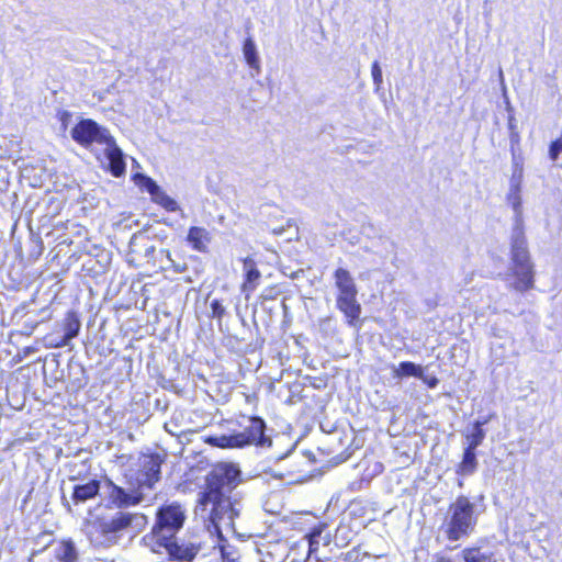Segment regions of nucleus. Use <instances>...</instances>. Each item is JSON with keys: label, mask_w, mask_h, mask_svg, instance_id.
<instances>
[{"label": "nucleus", "mask_w": 562, "mask_h": 562, "mask_svg": "<svg viewBox=\"0 0 562 562\" xmlns=\"http://www.w3.org/2000/svg\"><path fill=\"white\" fill-rule=\"evenodd\" d=\"M241 482V470L233 462H217L206 476L207 487L201 494L196 513L207 521V529L211 533L222 537L223 528L231 530L238 537L235 528V518L239 517L244 506L236 495L226 496Z\"/></svg>", "instance_id": "f257e3e1"}, {"label": "nucleus", "mask_w": 562, "mask_h": 562, "mask_svg": "<svg viewBox=\"0 0 562 562\" xmlns=\"http://www.w3.org/2000/svg\"><path fill=\"white\" fill-rule=\"evenodd\" d=\"M186 519V509L180 503L171 502L159 506L150 532L142 539L143 543L155 553H166L171 561L192 562L200 546L180 541L177 537Z\"/></svg>", "instance_id": "f03ea898"}, {"label": "nucleus", "mask_w": 562, "mask_h": 562, "mask_svg": "<svg viewBox=\"0 0 562 562\" xmlns=\"http://www.w3.org/2000/svg\"><path fill=\"white\" fill-rule=\"evenodd\" d=\"M506 201L513 209L510 233V262L505 273L509 289L524 293L535 288V265L528 249L525 234L521 189L509 188Z\"/></svg>", "instance_id": "7ed1b4c3"}, {"label": "nucleus", "mask_w": 562, "mask_h": 562, "mask_svg": "<svg viewBox=\"0 0 562 562\" xmlns=\"http://www.w3.org/2000/svg\"><path fill=\"white\" fill-rule=\"evenodd\" d=\"M70 136L77 144L90 149L112 176L119 178L125 175V155L108 128L91 119H81L70 130Z\"/></svg>", "instance_id": "20e7f679"}, {"label": "nucleus", "mask_w": 562, "mask_h": 562, "mask_svg": "<svg viewBox=\"0 0 562 562\" xmlns=\"http://www.w3.org/2000/svg\"><path fill=\"white\" fill-rule=\"evenodd\" d=\"M148 524L146 515L124 510L95 518L88 527V537L95 547L116 544L125 532H140Z\"/></svg>", "instance_id": "39448f33"}, {"label": "nucleus", "mask_w": 562, "mask_h": 562, "mask_svg": "<svg viewBox=\"0 0 562 562\" xmlns=\"http://www.w3.org/2000/svg\"><path fill=\"white\" fill-rule=\"evenodd\" d=\"M475 504L469 497L460 495L448 507L442 529L450 541L470 536L477 522Z\"/></svg>", "instance_id": "423d86ee"}, {"label": "nucleus", "mask_w": 562, "mask_h": 562, "mask_svg": "<svg viewBox=\"0 0 562 562\" xmlns=\"http://www.w3.org/2000/svg\"><path fill=\"white\" fill-rule=\"evenodd\" d=\"M334 278L338 289L337 307L348 318V323L353 325V322L361 314V305L357 301L358 290L355 280L345 268L336 269Z\"/></svg>", "instance_id": "0eeeda50"}, {"label": "nucleus", "mask_w": 562, "mask_h": 562, "mask_svg": "<svg viewBox=\"0 0 562 562\" xmlns=\"http://www.w3.org/2000/svg\"><path fill=\"white\" fill-rule=\"evenodd\" d=\"M274 430L267 428L260 417H248V450L249 454H266L272 447V435Z\"/></svg>", "instance_id": "6e6552de"}, {"label": "nucleus", "mask_w": 562, "mask_h": 562, "mask_svg": "<svg viewBox=\"0 0 562 562\" xmlns=\"http://www.w3.org/2000/svg\"><path fill=\"white\" fill-rule=\"evenodd\" d=\"M164 462L165 456L158 452L142 453L136 462L138 484L151 488L160 480Z\"/></svg>", "instance_id": "1a4fd4ad"}, {"label": "nucleus", "mask_w": 562, "mask_h": 562, "mask_svg": "<svg viewBox=\"0 0 562 562\" xmlns=\"http://www.w3.org/2000/svg\"><path fill=\"white\" fill-rule=\"evenodd\" d=\"M105 487L108 499L116 508H126L138 505L144 501V495L135 488H124L115 484L109 477H105Z\"/></svg>", "instance_id": "9d476101"}, {"label": "nucleus", "mask_w": 562, "mask_h": 562, "mask_svg": "<svg viewBox=\"0 0 562 562\" xmlns=\"http://www.w3.org/2000/svg\"><path fill=\"white\" fill-rule=\"evenodd\" d=\"M142 186L150 194L151 200L168 212H176L179 209L177 201L169 196L150 177L143 176Z\"/></svg>", "instance_id": "9b49d317"}, {"label": "nucleus", "mask_w": 562, "mask_h": 562, "mask_svg": "<svg viewBox=\"0 0 562 562\" xmlns=\"http://www.w3.org/2000/svg\"><path fill=\"white\" fill-rule=\"evenodd\" d=\"M81 328V322L79 316L74 311H68L64 321H63V336L58 337V339H50V346L54 347H65L70 344V341L78 336Z\"/></svg>", "instance_id": "f8f14e48"}, {"label": "nucleus", "mask_w": 562, "mask_h": 562, "mask_svg": "<svg viewBox=\"0 0 562 562\" xmlns=\"http://www.w3.org/2000/svg\"><path fill=\"white\" fill-rule=\"evenodd\" d=\"M205 442L221 449H235L246 447V430L232 431L223 435L209 436Z\"/></svg>", "instance_id": "ddd939ff"}, {"label": "nucleus", "mask_w": 562, "mask_h": 562, "mask_svg": "<svg viewBox=\"0 0 562 562\" xmlns=\"http://www.w3.org/2000/svg\"><path fill=\"white\" fill-rule=\"evenodd\" d=\"M279 211L270 205L265 206L261 210V216H266L267 221L263 222V224L267 226V229H269L272 234L281 236L284 233H290V235L286 237L288 240H291L293 236L297 235V228L293 227L290 223V220H286V225H276L274 220L277 218V214Z\"/></svg>", "instance_id": "4468645a"}, {"label": "nucleus", "mask_w": 562, "mask_h": 562, "mask_svg": "<svg viewBox=\"0 0 562 562\" xmlns=\"http://www.w3.org/2000/svg\"><path fill=\"white\" fill-rule=\"evenodd\" d=\"M101 490V481L92 479L83 484H76L72 487L71 501L75 505L85 504L90 499H94Z\"/></svg>", "instance_id": "2eb2a0df"}, {"label": "nucleus", "mask_w": 562, "mask_h": 562, "mask_svg": "<svg viewBox=\"0 0 562 562\" xmlns=\"http://www.w3.org/2000/svg\"><path fill=\"white\" fill-rule=\"evenodd\" d=\"M55 558L58 562H78V550L71 539L63 540L55 549Z\"/></svg>", "instance_id": "dca6fc26"}, {"label": "nucleus", "mask_w": 562, "mask_h": 562, "mask_svg": "<svg viewBox=\"0 0 562 562\" xmlns=\"http://www.w3.org/2000/svg\"><path fill=\"white\" fill-rule=\"evenodd\" d=\"M477 468V460L475 450L464 449L463 459L459 464L457 473L462 476L472 475Z\"/></svg>", "instance_id": "f3484780"}, {"label": "nucleus", "mask_w": 562, "mask_h": 562, "mask_svg": "<svg viewBox=\"0 0 562 562\" xmlns=\"http://www.w3.org/2000/svg\"><path fill=\"white\" fill-rule=\"evenodd\" d=\"M393 376L394 378H403V376H423V368L414 362L403 361L398 364V367L393 368Z\"/></svg>", "instance_id": "a211bd4d"}, {"label": "nucleus", "mask_w": 562, "mask_h": 562, "mask_svg": "<svg viewBox=\"0 0 562 562\" xmlns=\"http://www.w3.org/2000/svg\"><path fill=\"white\" fill-rule=\"evenodd\" d=\"M188 241L196 250L205 249L204 240L206 239V231L201 227L192 226L188 232Z\"/></svg>", "instance_id": "6ab92c4d"}, {"label": "nucleus", "mask_w": 562, "mask_h": 562, "mask_svg": "<svg viewBox=\"0 0 562 562\" xmlns=\"http://www.w3.org/2000/svg\"><path fill=\"white\" fill-rule=\"evenodd\" d=\"M524 180V166L519 157L513 156V173L509 179V188L521 189Z\"/></svg>", "instance_id": "aec40b11"}, {"label": "nucleus", "mask_w": 562, "mask_h": 562, "mask_svg": "<svg viewBox=\"0 0 562 562\" xmlns=\"http://www.w3.org/2000/svg\"><path fill=\"white\" fill-rule=\"evenodd\" d=\"M326 528L327 526L325 524H321L311 530V532L308 533L310 551L316 550L322 539L324 540V544H327L329 542L328 536L324 538L322 537Z\"/></svg>", "instance_id": "412c9836"}, {"label": "nucleus", "mask_w": 562, "mask_h": 562, "mask_svg": "<svg viewBox=\"0 0 562 562\" xmlns=\"http://www.w3.org/2000/svg\"><path fill=\"white\" fill-rule=\"evenodd\" d=\"M485 438V430L483 428L473 427L470 432L467 434V448L469 450H476V448L483 442Z\"/></svg>", "instance_id": "4be33fe9"}, {"label": "nucleus", "mask_w": 562, "mask_h": 562, "mask_svg": "<svg viewBox=\"0 0 562 562\" xmlns=\"http://www.w3.org/2000/svg\"><path fill=\"white\" fill-rule=\"evenodd\" d=\"M248 70L251 71V76L258 75L260 72V61L256 52V46L251 40L248 38Z\"/></svg>", "instance_id": "5701e85b"}, {"label": "nucleus", "mask_w": 562, "mask_h": 562, "mask_svg": "<svg viewBox=\"0 0 562 562\" xmlns=\"http://www.w3.org/2000/svg\"><path fill=\"white\" fill-rule=\"evenodd\" d=\"M464 562H492V555L480 551L477 548L463 550Z\"/></svg>", "instance_id": "b1692460"}, {"label": "nucleus", "mask_w": 562, "mask_h": 562, "mask_svg": "<svg viewBox=\"0 0 562 562\" xmlns=\"http://www.w3.org/2000/svg\"><path fill=\"white\" fill-rule=\"evenodd\" d=\"M371 75H372L373 83L375 86V90L379 91L382 86L383 78H382V69L378 61H374L372 64Z\"/></svg>", "instance_id": "393cba45"}, {"label": "nucleus", "mask_w": 562, "mask_h": 562, "mask_svg": "<svg viewBox=\"0 0 562 562\" xmlns=\"http://www.w3.org/2000/svg\"><path fill=\"white\" fill-rule=\"evenodd\" d=\"M210 308H211L210 316L213 318L220 319L225 313V308H224L223 304L221 303V301H218L216 299L211 301Z\"/></svg>", "instance_id": "a878e982"}, {"label": "nucleus", "mask_w": 562, "mask_h": 562, "mask_svg": "<svg viewBox=\"0 0 562 562\" xmlns=\"http://www.w3.org/2000/svg\"><path fill=\"white\" fill-rule=\"evenodd\" d=\"M259 278L260 271L256 267H254L252 260L248 258V291Z\"/></svg>", "instance_id": "bb28decb"}, {"label": "nucleus", "mask_w": 562, "mask_h": 562, "mask_svg": "<svg viewBox=\"0 0 562 562\" xmlns=\"http://www.w3.org/2000/svg\"><path fill=\"white\" fill-rule=\"evenodd\" d=\"M145 239H147V237H145L143 233L138 232L134 234L130 240L131 251L136 252L139 243L144 241Z\"/></svg>", "instance_id": "cd10ccee"}, {"label": "nucleus", "mask_w": 562, "mask_h": 562, "mask_svg": "<svg viewBox=\"0 0 562 562\" xmlns=\"http://www.w3.org/2000/svg\"><path fill=\"white\" fill-rule=\"evenodd\" d=\"M418 379H420L425 384H427L429 389L437 387L439 383V380L436 376L425 375L424 373L423 376H419Z\"/></svg>", "instance_id": "c85d7f7f"}, {"label": "nucleus", "mask_w": 562, "mask_h": 562, "mask_svg": "<svg viewBox=\"0 0 562 562\" xmlns=\"http://www.w3.org/2000/svg\"><path fill=\"white\" fill-rule=\"evenodd\" d=\"M144 257L149 261L155 257L156 248L154 245H144Z\"/></svg>", "instance_id": "c756f323"}, {"label": "nucleus", "mask_w": 562, "mask_h": 562, "mask_svg": "<svg viewBox=\"0 0 562 562\" xmlns=\"http://www.w3.org/2000/svg\"><path fill=\"white\" fill-rule=\"evenodd\" d=\"M38 324L40 322L37 319H32L29 317L24 323L25 327L27 328V334H31Z\"/></svg>", "instance_id": "7c9ffc66"}, {"label": "nucleus", "mask_w": 562, "mask_h": 562, "mask_svg": "<svg viewBox=\"0 0 562 562\" xmlns=\"http://www.w3.org/2000/svg\"><path fill=\"white\" fill-rule=\"evenodd\" d=\"M223 562H238L237 558L232 552H228L224 547L222 548Z\"/></svg>", "instance_id": "2f4dec72"}, {"label": "nucleus", "mask_w": 562, "mask_h": 562, "mask_svg": "<svg viewBox=\"0 0 562 562\" xmlns=\"http://www.w3.org/2000/svg\"><path fill=\"white\" fill-rule=\"evenodd\" d=\"M68 368H70V369H75V368H76V369H78V372H79L80 374H82V375L85 374V368H83V366H82L81 363H79V362L75 361L74 359H71V360L69 361V363H68Z\"/></svg>", "instance_id": "473e14b6"}, {"label": "nucleus", "mask_w": 562, "mask_h": 562, "mask_svg": "<svg viewBox=\"0 0 562 562\" xmlns=\"http://www.w3.org/2000/svg\"><path fill=\"white\" fill-rule=\"evenodd\" d=\"M40 315H41V319L38 321L40 323L44 322V321H47V319H49L52 317V313H50L48 307L42 308L40 311Z\"/></svg>", "instance_id": "72a5a7b5"}, {"label": "nucleus", "mask_w": 562, "mask_h": 562, "mask_svg": "<svg viewBox=\"0 0 562 562\" xmlns=\"http://www.w3.org/2000/svg\"><path fill=\"white\" fill-rule=\"evenodd\" d=\"M243 261V282L240 283V291L246 292V259H241Z\"/></svg>", "instance_id": "f704fd0d"}, {"label": "nucleus", "mask_w": 562, "mask_h": 562, "mask_svg": "<svg viewBox=\"0 0 562 562\" xmlns=\"http://www.w3.org/2000/svg\"><path fill=\"white\" fill-rule=\"evenodd\" d=\"M487 422H488V419H487V418L477 419V420L474 423L473 427L483 428V426H484L485 424H487Z\"/></svg>", "instance_id": "c9c22d12"}, {"label": "nucleus", "mask_w": 562, "mask_h": 562, "mask_svg": "<svg viewBox=\"0 0 562 562\" xmlns=\"http://www.w3.org/2000/svg\"><path fill=\"white\" fill-rule=\"evenodd\" d=\"M61 501H63V504H64V506L66 507L67 512H68V513H71V512H72V509H71L70 503H69V501L66 498V496H65V495H63Z\"/></svg>", "instance_id": "e433bc0d"}, {"label": "nucleus", "mask_w": 562, "mask_h": 562, "mask_svg": "<svg viewBox=\"0 0 562 562\" xmlns=\"http://www.w3.org/2000/svg\"><path fill=\"white\" fill-rule=\"evenodd\" d=\"M159 254H160V256H165L169 261H172V259H171V257H170V252H169V250L160 249V250H159Z\"/></svg>", "instance_id": "4c0bfd02"}, {"label": "nucleus", "mask_w": 562, "mask_h": 562, "mask_svg": "<svg viewBox=\"0 0 562 562\" xmlns=\"http://www.w3.org/2000/svg\"><path fill=\"white\" fill-rule=\"evenodd\" d=\"M76 383H77V386H78V387H81V386H83V385L87 383V381H86V379H79V378H77V379H76Z\"/></svg>", "instance_id": "58836bf2"}, {"label": "nucleus", "mask_w": 562, "mask_h": 562, "mask_svg": "<svg viewBox=\"0 0 562 562\" xmlns=\"http://www.w3.org/2000/svg\"><path fill=\"white\" fill-rule=\"evenodd\" d=\"M50 366H54V368H58V366H59L58 360H57L56 358H53V359L50 360V362H49V367H50Z\"/></svg>", "instance_id": "ea45409f"}, {"label": "nucleus", "mask_w": 562, "mask_h": 562, "mask_svg": "<svg viewBox=\"0 0 562 562\" xmlns=\"http://www.w3.org/2000/svg\"><path fill=\"white\" fill-rule=\"evenodd\" d=\"M436 562H452V561L448 558L439 557V558H437Z\"/></svg>", "instance_id": "a19ab883"}, {"label": "nucleus", "mask_w": 562, "mask_h": 562, "mask_svg": "<svg viewBox=\"0 0 562 562\" xmlns=\"http://www.w3.org/2000/svg\"><path fill=\"white\" fill-rule=\"evenodd\" d=\"M241 52L243 55L246 57V38L241 42Z\"/></svg>", "instance_id": "79ce46f5"}, {"label": "nucleus", "mask_w": 562, "mask_h": 562, "mask_svg": "<svg viewBox=\"0 0 562 562\" xmlns=\"http://www.w3.org/2000/svg\"><path fill=\"white\" fill-rule=\"evenodd\" d=\"M257 85H258V86H259V88H260V93L266 94V90H265V88H263V85H262L260 81H257Z\"/></svg>", "instance_id": "37998d69"}, {"label": "nucleus", "mask_w": 562, "mask_h": 562, "mask_svg": "<svg viewBox=\"0 0 562 562\" xmlns=\"http://www.w3.org/2000/svg\"><path fill=\"white\" fill-rule=\"evenodd\" d=\"M236 308H237V314H238V315H239V317H240V322H241V324H243V325H245V324H246V321H245V318L240 315V313H239V307L237 306Z\"/></svg>", "instance_id": "c03bdc74"}, {"label": "nucleus", "mask_w": 562, "mask_h": 562, "mask_svg": "<svg viewBox=\"0 0 562 562\" xmlns=\"http://www.w3.org/2000/svg\"><path fill=\"white\" fill-rule=\"evenodd\" d=\"M44 549H45V547L43 549L33 551L32 558L35 557L36 554L41 553Z\"/></svg>", "instance_id": "a18cd8bd"}, {"label": "nucleus", "mask_w": 562, "mask_h": 562, "mask_svg": "<svg viewBox=\"0 0 562 562\" xmlns=\"http://www.w3.org/2000/svg\"><path fill=\"white\" fill-rule=\"evenodd\" d=\"M45 536H48V537H49L50 535H48V533H47V535L42 533L40 537L42 538V537H45Z\"/></svg>", "instance_id": "49530a36"}]
</instances>
